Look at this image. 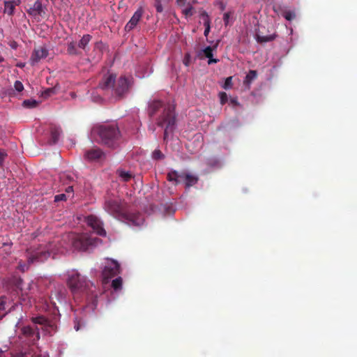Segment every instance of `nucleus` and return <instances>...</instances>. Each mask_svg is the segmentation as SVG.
<instances>
[{
	"instance_id": "1",
	"label": "nucleus",
	"mask_w": 357,
	"mask_h": 357,
	"mask_svg": "<svg viewBox=\"0 0 357 357\" xmlns=\"http://www.w3.org/2000/svg\"><path fill=\"white\" fill-rule=\"evenodd\" d=\"M132 84V78L121 75L118 79L114 73H107L103 75L98 84L99 89L111 92L112 98L114 100H121L127 96Z\"/></svg>"
},
{
	"instance_id": "2",
	"label": "nucleus",
	"mask_w": 357,
	"mask_h": 357,
	"mask_svg": "<svg viewBox=\"0 0 357 357\" xmlns=\"http://www.w3.org/2000/svg\"><path fill=\"white\" fill-rule=\"evenodd\" d=\"M104 209L116 218L127 220L128 224H132V225H141L144 220L140 213H128L126 203L121 201L120 198L111 197V196L105 198Z\"/></svg>"
},
{
	"instance_id": "3",
	"label": "nucleus",
	"mask_w": 357,
	"mask_h": 357,
	"mask_svg": "<svg viewBox=\"0 0 357 357\" xmlns=\"http://www.w3.org/2000/svg\"><path fill=\"white\" fill-rule=\"evenodd\" d=\"M96 140L110 148H116L121 139V131L116 124H101L93 129Z\"/></svg>"
},
{
	"instance_id": "4",
	"label": "nucleus",
	"mask_w": 357,
	"mask_h": 357,
	"mask_svg": "<svg viewBox=\"0 0 357 357\" xmlns=\"http://www.w3.org/2000/svg\"><path fill=\"white\" fill-rule=\"evenodd\" d=\"M54 250L52 248V243L49 245H38V247H30L26 250L28 263L20 260L18 262L17 268L21 271H26L29 269L30 263L33 262H43L45 259L50 257L52 252H54Z\"/></svg>"
},
{
	"instance_id": "5",
	"label": "nucleus",
	"mask_w": 357,
	"mask_h": 357,
	"mask_svg": "<svg viewBox=\"0 0 357 357\" xmlns=\"http://www.w3.org/2000/svg\"><path fill=\"white\" fill-rule=\"evenodd\" d=\"M63 239H68L71 241V245L74 249L77 250H89L93 249L94 246L98 245V243L102 242V240L98 238H95L88 233H83L82 234H74L70 233L63 236Z\"/></svg>"
},
{
	"instance_id": "6",
	"label": "nucleus",
	"mask_w": 357,
	"mask_h": 357,
	"mask_svg": "<svg viewBox=\"0 0 357 357\" xmlns=\"http://www.w3.org/2000/svg\"><path fill=\"white\" fill-rule=\"evenodd\" d=\"M68 284L74 295L80 294V293L89 294L90 291L92 293L93 288H96L93 282L87 280L84 275H80L78 272L69 275Z\"/></svg>"
},
{
	"instance_id": "7",
	"label": "nucleus",
	"mask_w": 357,
	"mask_h": 357,
	"mask_svg": "<svg viewBox=\"0 0 357 357\" xmlns=\"http://www.w3.org/2000/svg\"><path fill=\"white\" fill-rule=\"evenodd\" d=\"M158 126H165L164 139H167L169 133L173 131L176 124V113L174 107L167 105L157 119Z\"/></svg>"
},
{
	"instance_id": "8",
	"label": "nucleus",
	"mask_w": 357,
	"mask_h": 357,
	"mask_svg": "<svg viewBox=\"0 0 357 357\" xmlns=\"http://www.w3.org/2000/svg\"><path fill=\"white\" fill-rule=\"evenodd\" d=\"M167 178L169 181H174L175 184L184 182L185 187H190L199 181V177L190 173H179L178 171H170L167 173Z\"/></svg>"
},
{
	"instance_id": "9",
	"label": "nucleus",
	"mask_w": 357,
	"mask_h": 357,
	"mask_svg": "<svg viewBox=\"0 0 357 357\" xmlns=\"http://www.w3.org/2000/svg\"><path fill=\"white\" fill-rule=\"evenodd\" d=\"M86 222L98 235H107V231L103 227L102 222L100 218H98L97 216H95V215H89V216L86 218Z\"/></svg>"
},
{
	"instance_id": "10",
	"label": "nucleus",
	"mask_w": 357,
	"mask_h": 357,
	"mask_svg": "<svg viewBox=\"0 0 357 357\" xmlns=\"http://www.w3.org/2000/svg\"><path fill=\"white\" fill-rule=\"evenodd\" d=\"M120 271V265L115 260H110L104 267L102 275L104 280L110 279L113 276L117 275Z\"/></svg>"
},
{
	"instance_id": "11",
	"label": "nucleus",
	"mask_w": 357,
	"mask_h": 357,
	"mask_svg": "<svg viewBox=\"0 0 357 357\" xmlns=\"http://www.w3.org/2000/svg\"><path fill=\"white\" fill-rule=\"evenodd\" d=\"M32 321L33 323L43 325L47 332L55 331V330H56V323L47 319L45 316H36V317H33Z\"/></svg>"
},
{
	"instance_id": "12",
	"label": "nucleus",
	"mask_w": 357,
	"mask_h": 357,
	"mask_svg": "<svg viewBox=\"0 0 357 357\" xmlns=\"http://www.w3.org/2000/svg\"><path fill=\"white\" fill-rule=\"evenodd\" d=\"M27 13L30 16H33L34 18H38V17L45 15V10L43 6L42 0H36L27 10Z\"/></svg>"
},
{
	"instance_id": "13",
	"label": "nucleus",
	"mask_w": 357,
	"mask_h": 357,
	"mask_svg": "<svg viewBox=\"0 0 357 357\" xmlns=\"http://www.w3.org/2000/svg\"><path fill=\"white\" fill-rule=\"evenodd\" d=\"M144 14V10L143 8H138V9L135 11L133 15L130 18V20L128 21V23H126L125 26V30L126 31H130V30H132L134 27L137 25L139 20H141L142 17Z\"/></svg>"
},
{
	"instance_id": "14",
	"label": "nucleus",
	"mask_w": 357,
	"mask_h": 357,
	"mask_svg": "<svg viewBox=\"0 0 357 357\" xmlns=\"http://www.w3.org/2000/svg\"><path fill=\"white\" fill-rule=\"evenodd\" d=\"M48 55V50L46 47H43V46H40V47L35 48L33 51V53L30 57L31 63L35 64L38 63L41 59H45Z\"/></svg>"
},
{
	"instance_id": "15",
	"label": "nucleus",
	"mask_w": 357,
	"mask_h": 357,
	"mask_svg": "<svg viewBox=\"0 0 357 357\" xmlns=\"http://www.w3.org/2000/svg\"><path fill=\"white\" fill-rule=\"evenodd\" d=\"M105 153L101 149H87L84 153V157L89 161H97L104 156Z\"/></svg>"
},
{
	"instance_id": "16",
	"label": "nucleus",
	"mask_w": 357,
	"mask_h": 357,
	"mask_svg": "<svg viewBox=\"0 0 357 357\" xmlns=\"http://www.w3.org/2000/svg\"><path fill=\"white\" fill-rule=\"evenodd\" d=\"M162 107H164V105L161 100H152L149 105V116H155Z\"/></svg>"
},
{
	"instance_id": "17",
	"label": "nucleus",
	"mask_w": 357,
	"mask_h": 357,
	"mask_svg": "<svg viewBox=\"0 0 357 357\" xmlns=\"http://www.w3.org/2000/svg\"><path fill=\"white\" fill-rule=\"evenodd\" d=\"M216 49V46L215 47H211V46H207L206 48H204L202 52H204L206 57H208V63H217L219 59H214L213 56V50Z\"/></svg>"
},
{
	"instance_id": "18",
	"label": "nucleus",
	"mask_w": 357,
	"mask_h": 357,
	"mask_svg": "<svg viewBox=\"0 0 357 357\" xmlns=\"http://www.w3.org/2000/svg\"><path fill=\"white\" fill-rule=\"evenodd\" d=\"M61 133V129L58 128V127H51L50 134L51 137L49 140V143L50 144H55L59 139L60 135Z\"/></svg>"
},
{
	"instance_id": "19",
	"label": "nucleus",
	"mask_w": 357,
	"mask_h": 357,
	"mask_svg": "<svg viewBox=\"0 0 357 357\" xmlns=\"http://www.w3.org/2000/svg\"><path fill=\"white\" fill-rule=\"evenodd\" d=\"M91 38L92 36L90 34L83 35L77 44L78 47L83 49L84 52H88V44L89 43Z\"/></svg>"
},
{
	"instance_id": "20",
	"label": "nucleus",
	"mask_w": 357,
	"mask_h": 357,
	"mask_svg": "<svg viewBox=\"0 0 357 357\" xmlns=\"http://www.w3.org/2000/svg\"><path fill=\"white\" fill-rule=\"evenodd\" d=\"M116 173L121 181H129L134 176L133 173L126 171V169H119L116 170Z\"/></svg>"
},
{
	"instance_id": "21",
	"label": "nucleus",
	"mask_w": 357,
	"mask_h": 357,
	"mask_svg": "<svg viewBox=\"0 0 357 357\" xmlns=\"http://www.w3.org/2000/svg\"><path fill=\"white\" fill-rule=\"evenodd\" d=\"M195 8L192 6V3L190 2V1L186 3V6L183 8L182 13L183 15H184L185 18H188V17L193 16V15H195Z\"/></svg>"
},
{
	"instance_id": "22",
	"label": "nucleus",
	"mask_w": 357,
	"mask_h": 357,
	"mask_svg": "<svg viewBox=\"0 0 357 357\" xmlns=\"http://www.w3.org/2000/svg\"><path fill=\"white\" fill-rule=\"evenodd\" d=\"M16 3L14 1H4V12L8 15H13L15 9Z\"/></svg>"
},
{
	"instance_id": "23",
	"label": "nucleus",
	"mask_w": 357,
	"mask_h": 357,
	"mask_svg": "<svg viewBox=\"0 0 357 357\" xmlns=\"http://www.w3.org/2000/svg\"><path fill=\"white\" fill-rule=\"evenodd\" d=\"M275 34L271 35H261L257 34V40L260 43H264V42H270V40H273L275 38Z\"/></svg>"
},
{
	"instance_id": "24",
	"label": "nucleus",
	"mask_w": 357,
	"mask_h": 357,
	"mask_svg": "<svg viewBox=\"0 0 357 357\" xmlns=\"http://www.w3.org/2000/svg\"><path fill=\"white\" fill-rule=\"evenodd\" d=\"M67 51L68 54H70L71 55H79V54H80V52L77 47L76 43H70L68 44Z\"/></svg>"
},
{
	"instance_id": "25",
	"label": "nucleus",
	"mask_w": 357,
	"mask_h": 357,
	"mask_svg": "<svg viewBox=\"0 0 357 357\" xmlns=\"http://www.w3.org/2000/svg\"><path fill=\"white\" fill-rule=\"evenodd\" d=\"M257 76V72L255 70H250L245 76V82L250 84L252 80H255Z\"/></svg>"
},
{
	"instance_id": "26",
	"label": "nucleus",
	"mask_w": 357,
	"mask_h": 357,
	"mask_svg": "<svg viewBox=\"0 0 357 357\" xmlns=\"http://www.w3.org/2000/svg\"><path fill=\"white\" fill-rule=\"evenodd\" d=\"M122 282L123 280L121 277H118V278L114 279L112 282V287L114 288V289L118 291V289H121L122 287Z\"/></svg>"
},
{
	"instance_id": "27",
	"label": "nucleus",
	"mask_w": 357,
	"mask_h": 357,
	"mask_svg": "<svg viewBox=\"0 0 357 357\" xmlns=\"http://www.w3.org/2000/svg\"><path fill=\"white\" fill-rule=\"evenodd\" d=\"M282 16H284V17L287 20H294V18H296V14L295 11L284 10L282 13Z\"/></svg>"
},
{
	"instance_id": "28",
	"label": "nucleus",
	"mask_w": 357,
	"mask_h": 357,
	"mask_svg": "<svg viewBox=\"0 0 357 357\" xmlns=\"http://www.w3.org/2000/svg\"><path fill=\"white\" fill-rule=\"evenodd\" d=\"M38 103L36 100H25L22 102V105L25 107H36Z\"/></svg>"
},
{
	"instance_id": "29",
	"label": "nucleus",
	"mask_w": 357,
	"mask_h": 357,
	"mask_svg": "<svg viewBox=\"0 0 357 357\" xmlns=\"http://www.w3.org/2000/svg\"><path fill=\"white\" fill-rule=\"evenodd\" d=\"M164 157H165V155L160 149H155L152 153V158H154V160H162Z\"/></svg>"
},
{
	"instance_id": "30",
	"label": "nucleus",
	"mask_w": 357,
	"mask_h": 357,
	"mask_svg": "<svg viewBox=\"0 0 357 357\" xmlns=\"http://www.w3.org/2000/svg\"><path fill=\"white\" fill-rule=\"evenodd\" d=\"M208 17H209V15H208L207 11L202 10H202H199V18L201 20H202L204 26H206V23L208 19Z\"/></svg>"
},
{
	"instance_id": "31",
	"label": "nucleus",
	"mask_w": 357,
	"mask_h": 357,
	"mask_svg": "<svg viewBox=\"0 0 357 357\" xmlns=\"http://www.w3.org/2000/svg\"><path fill=\"white\" fill-rule=\"evenodd\" d=\"M163 1H166V0H154V6L155 7V10L158 12L163 11L162 3Z\"/></svg>"
},
{
	"instance_id": "32",
	"label": "nucleus",
	"mask_w": 357,
	"mask_h": 357,
	"mask_svg": "<svg viewBox=\"0 0 357 357\" xmlns=\"http://www.w3.org/2000/svg\"><path fill=\"white\" fill-rule=\"evenodd\" d=\"M22 332L24 335H29V337H32V335H33L34 333H36L35 330L33 329V328L31 327H24L22 328Z\"/></svg>"
},
{
	"instance_id": "33",
	"label": "nucleus",
	"mask_w": 357,
	"mask_h": 357,
	"mask_svg": "<svg viewBox=\"0 0 357 357\" xmlns=\"http://www.w3.org/2000/svg\"><path fill=\"white\" fill-rule=\"evenodd\" d=\"M233 86L232 77H227L223 84V89H231Z\"/></svg>"
},
{
	"instance_id": "34",
	"label": "nucleus",
	"mask_w": 357,
	"mask_h": 357,
	"mask_svg": "<svg viewBox=\"0 0 357 357\" xmlns=\"http://www.w3.org/2000/svg\"><path fill=\"white\" fill-rule=\"evenodd\" d=\"M14 89L15 91H17V92H22V91H23L24 89L23 83H22L20 80H15L14 83Z\"/></svg>"
},
{
	"instance_id": "35",
	"label": "nucleus",
	"mask_w": 357,
	"mask_h": 357,
	"mask_svg": "<svg viewBox=\"0 0 357 357\" xmlns=\"http://www.w3.org/2000/svg\"><path fill=\"white\" fill-rule=\"evenodd\" d=\"M211 19L210 16L208 17V20L205 24V29L204 31V35L208 36L209 32L211 31Z\"/></svg>"
},
{
	"instance_id": "36",
	"label": "nucleus",
	"mask_w": 357,
	"mask_h": 357,
	"mask_svg": "<svg viewBox=\"0 0 357 357\" xmlns=\"http://www.w3.org/2000/svg\"><path fill=\"white\" fill-rule=\"evenodd\" d=\"M8 156V153L4 149H0V167L3 165L5 159Z\"/></svg>"
},
{
	"instance_id": "37",
	"label": "nucleus",
	"mask_w": 357,
	"mask_h": 357,
	"mask_svg": "<svg viewBox=\"0 0 357 357\" xmlns=\"http://www.w3.org/2000/svg\"><path fill=\"white\" fill-rule=\"evenodd\" d=\"M7 298L5 296H1L0 297V311H5L6 310V304Z\"/></svg>"
},
{
	"instance_id": "38",
	"label": "nucleus",
	"mask_w": 357,
	"mask_h": 357,
	"mask_svg": "<svg viewBox=\"0 0 357 357\" xmlns=\"http://www.w3.org/2000/svg\"><path fill=\"white\" fill-rule=\"evenodd\" d=\"M60 178L63 181V183H68V182L71 181L72 180L71 176H69V174H66V173L61 174Z\"/></svg>"
},
{
	"instance_id": "39",
	"label": "nucleus",
	"mask_w": 357,
	"mask_h": 357,
	"mask_svg": "<svg viewBox=\"0 0 357 357\" xmlns=\"http://www.w3.org/2000/svg\"><path fill=\"white\" fill-rule=\"evenodd\" d=\"M231 15V11H227V13H225L223 15V20L225 25H228L229 24V19Z\"/></svg>"
},
{
	"instance_id": "40",
	"label": "nucleus",
	"mask_w": 357,
	"mask_h": 357,
	"mask_svg": "<svg viewBox=\"0 0 357 357\" xmlns=\"http://www.w3.org/2000/svg\"><path fill=\"white\" fill-rule=\"evenodd\" d=\"M220 100L221 104H225L228 100V96L226 92H220Z\"/></svg>"
},
{
	"instance_id": "41",
	"label": "nucleus",
	"mask_w": 357,
	"mask_h": 357,
	"mask_svg": "<svg viewBox=\"0 0 357 357\" xmlns=\"http://www.w3.org/2000/svg\"><path fill=\"white\" fill-rule=\"evenodd\" d=\"M60 200H66V195L65 193H59L54 196V202H60Z\"/></svg>"
},
{
	"instance_id": "42",
	"label": "nucleus",
	"mask_w": 357,
	"mask_h": 357,
	"mask_svg": "<svg viewBox=\"0 0 357 357\" xmlns=\"http://www.w3.org/2000/svg\"><path fill=\"white\" fill-rule=\"evenodd\" d=\"M54 88H49V89H47L46 90H45L43 95L45 96V97H49V96H51V94H52V93H54Z\"/></svg>"
},
{
	"instance_id": "43",
	"label": "nucleus",
	"mask_w": 357,
	"mask_h": 357,
	"mask_svg": "<svg viewBox=\"0 0 357 357\" xmlns=\"http://www.w3.org/2000/svg\"><path fill=\"white\" fill-rule=\"evenodd\" d=\"M190 54H189V53H187L184 57L183 63L185 66H188V64H190Z\"/></svg>"
},
{
	"instance_id": "44",
	"label": "nucleus",
	"mask_w": 357,
	"mask_h": 357,
	"mask_svg": "<svg viewBox=\"0 0 357 357\" xmlns=\"http://www.w3.org/2000/svg\"><path fill=\"white\" fill-rule=\"evenodd\" d=\"M186 0H176V2L179 6H185Z\"/></svg>"
},
{
	"instance_id": "45",
	"label": "nucleus",
	"mask_w": 357,
	"mask_h": 357,
	"mask_svg": "<svg viewBox=\"0 0 357 357\" xmlns=\"http://www.w3.org/2000/svg\"><path fill=\"white\" fill-rule=\"evenodd\" d=\"M220 10H225L226 6L223 2H218Z\"/></svg>"
},
{
	"instance_id": "46",
	"label": "nucleus",
	"mask_w": 357,
	"mask_h": 357,
	"mask_svg": "<svg viewBox=\"0 0 357 357\" xmlns=\"http://www.w3.org/2000/svg\"><path fill=\"white\" fill-rule=\"evenodd\" d=\"M66 192H73V186H72V185L68 186L66 189Z\"/></svg>"
},
{
	"instance_id": "47",
	"label": "nucleus",
	"mask_w": 357,
	"mask_h": 357,
	"mask_svg": "<svg viewBox=\"0 0 357 357\" xmlns=\"http://www.w3.org/2000/svg\"><path fill=\"white\" fill-rule=\"evenodd\" d=\"M25 357H27V356H25ZM31 357H47V356H43V354H38L37 356H31Z\"/></svg>"
},
{
	"instance_id": "48",
	"label": "nucleus",
	"mask_w": 357,
	"mask_h": 357,
	"mask_svg": "<svg viewBox=\"0 0 357 357\" xmlns=\"http://www.w3.org/2000/svg\"><path fill=\"white\" fill-rule=\"evenodd\" d=\"M6 312H4V314H1V311H0V319H2V318H3V317L5 316Z\"/></svg>"
},
{
	"instance_id": "49",
	"label": "nucleus",
	"mask_w": 357,
	"mask_h": 357,
	"mask_svg": "<svg viewBox=\"0 0 357 357\" xmlns=\"http://www.w3.org/2000/svg\"><path fill=\"white\" fill-rule=\"evenodd\" d=\"M231 102H232V104H238L237 100H231Z\"/></svg>"
},
{
	"instance_id": "50",
	"label": "nucleus",
	"mask_w": 357,
	"mask_h": 357,
	"mask_svg": "<svg viewBox=\"0 0 357 357\" xmlns=\"http://www.w3.org/2000/svg\"><path fill=\"white\" fill-rule=\"evenodd\" d=\"M13 93H14L13 90H10V91L8 92V94H9V96H13Z\"/></svg>"
},
{
	"instance_id": "51",
	"label": "nucleus",
	"mask_w": 357,
	"mask_h": 357,
	"mask_svg": "<svg viewBox=\"0 0 357 357\" xmlns=\"http://www.w3.org/2000/svg\"><path fill=\"white\" fill-rule=\"evenodd\" d=\"M190 1L192 3V5H193V3H197V0H190Z\"/></svg>"
},
{
	"instance_id": "52",
	"label": "nucleus",
	"mask_w": 357,
	"mask_h": 357,
	"mask_svg": "<svg viewBox=\"0 0 357 357\" xmlns=\"http://www.w3.org/2000/svg\"><path fill=\"white\" fill-rule=\"evenodd\" d=\"M75 328L76 330H79V326H75Z\"/></svg>"
},
{
	"instance_id": "53",
	"label": "nucleus",
	"mask_w": 357,
	"mask_h": 357,
	"mask_svg": "<svg viewBox=\"0 0 357 357\" xmlns=\"http://www.w3.org/2000/svg\"><path fill=\"white\" fill-rule=\"evenodd\" d=\"M3 58H2V56H0V62H2V61H3Z\"/></svg>"
},
{
	"instance_id": "54",
	"label": "nucleus",
	"mask_w": 357,
	"mask_h": 357,
	"mask_svg": "<svg viewBox=\"0 0 357 357\" xmlns=\"http://www.w3.org/2000/svg\"><path fill=\"white\" fill-rule=\"evenodd\" d=\"M19 67H23V65H22V63H20V64L19 65Z\"/></svg>"
},
{
	"instance_id": "55",
	"label": "nucleus",
	"mask_w": 357,
	"mask_h": 357,
	"mask_svg": "<svg viewBox=\"0 0 357 357\" xmlns=\"http://www.w3.org/2000/svg\"><path fill=\"white\" fill-rule=\"evenodd\" d=\"M56 1V0H51V1H52V3H54V1Z\"/></svg>"
}]
</instances>
